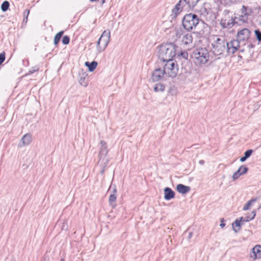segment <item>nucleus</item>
Here are the masks:
<instances>
[{
    "label": "nucleus",
    "instance_id": "ddd939ff",
    "mask_svg": "<svg viewBox=\"0 0 261 261\" xmlns=\"http://www.w3.org/2000/svg\"><path fill=\"white\" fill-rule=\"evenodd\" d=\"M250 257L253 259L261 258V246L259 245H255L252 249L250 253Z\"/></svg>",
    "mask_w": 261,
    "mask_h": 261
},
{
    "label": "nucleus",
    "instance_id": "9d476101",
    "mask_svg": "<svg viewBox=\"0 0 261 261\" xmlns=\"http://www.w3.org/2000/svg\"><path fill=\"white\" fill-rule=\"evenodd\" d=\"M250 35V31L248 29L245 28L238 32L237 34V40L241 43L247 42Z\"/></svg>",
    "mask_w": 261,
    "mask_h": 261
},
{
    "label": "nucleus",
    "instance_id": "a211bd4d",
    "mask_svg": "<svg viewBox=\"0 0 261 261\" xmlns=\"http://www.w3.org/2000/svg\"><path fill=\"white\" fill-rule=\"evenodd\" d=\"M241 13L245 16L248 19L249 16L253 13L252 8L243 5L241 9Z\"/></svg>",
    "mask_w": 261,
    "mask_h": 261
},
{
    "label": "nucleus",
    "instance_id": "39448f33",
    "mask_svg": "<svg viewBox=\"0 0 261 261\" xmlns=\"http://www.w3.org/2000/svg\"><path fill=\"white\" fill-rule=\"evenodd\" d=\"M165 62L163 66V73L168 77H175L178 71V66L176 61L171 60Z\"/></svg>",
    "mask_w": 261,
    "mask_h": 261
},
{
    "label": "nucleus",
    "instance_id": "a18cd8bd",
    "mask_svg": "<svg viewBox=\"0 0 261 261\" xmlns=\"http://www.w3.org/2000/svg\"><path fill=\"white\" fill-rule=\"evenodd\" d=\"M225 223H224L222 221H221V223L220 224V226L221 228H223V227H224L225 226Z\"/></svg>",
    "mask_w": 261,
    "mask_h": 261
},
{
    "label": "nucleus",
    "instance_id": "f704fd0d",
    "mask_svg": "<svg viewBox=\"0 0 261 261\" xmlns=\"http://www.w3.org/2000/svg\"><path fill=\"white\" fill-rule=\"evenodd\" d=\"M39 70V67L37 66H35L32 67L31 69L29 71V74H33L35 72H37Z\"/></svg>",
    "mask_w": 261,
    "mask_h": 261
},
{
    "label": "nucleus",
    "instance_id": "2eb2a0df",
    "mask_svg": "<svg viewBox=\"0 0 261 261\" xmlns=\"http://www.w3.org/2000/svg\"><path fill=\"white\" fill-rule=\"evenodd\" d=\"M165 74L163 73V70H162L161 68L155 69L152 73V79L153 81H159Z\"/></svg>",
    "mask_w": 261,
    "mask_h": 261
},
{
    "label": "nucleus",
    "instance_id": "7ed1b4c3",
    "mask_svg": "<svg viewBox=\"0 0 261 261\" xmlns=\"http://www.w3.org/2000/svg\"><path fill=\"white\" fill-rule=\"evenodd\" d=\"M192 57L196 64H204L209 60V53L205 48H198L194 49Z\"/></svg>",
    "mask_w": 261,
    "mask_h": 261
},
{
    "label": "nucleus",
    "instance_id": "6e6552de",
    "mask_svg": "<svg viewBox=\"0 0 261 261\" xmlns=\"http://www.w3.org/2000/svg\"><path fill=\"white\" fill-rule=\"evenodd\" d=\"M236 23L234 17L229 15V11L225 10L224 16L221 18L220 24L223 28H231Z\"/></svg>",
    "mask_w": 261,
    "mask_h": 261
},
{
    "label": "nucleus",
    "instance_id": "72a5a7b5",
    "mask_svg": "<svg viewBox=\"0 0 261 261\" xmlns=\"http://www.w3.org/2000/svg\"><path fill=\"white\" fill-rule=\"evenodd\" d=\"M241 175V173H240V170H238L233 174L232 178L234 180L237 179Z\"/></svg>",
    "mask_w": 261,
    "mask_h": 261
},
{
    "label": "nucleus",
    "instance_id": "b1692460",
    "mask_svg": "<svg viewBox=\"0 0 261 261\" xmlns=\"http://www.w3.org/2000/svg\"><path fill=\"white\" fill-rule=\"evenodd\" d=\"M236 23H245L248 21V19L242 14H241L238 17H234Z\"/></svg>",
    "mask_w": 261,
    "mask_h": 261
},
{
    "label": "nucleus",
    "instance_id": "ea45409f",
    "mask_svg": "<svg viewBox=\"0 0 261 261\" xmlns=\"http://www.w3.org/2000/svg\"><path fill=\"white\" fill-rule=\"evenodd\" d=\"M30 14V10L27 9L25 10L23 12V16L24 17L27 16L28 17L29 15Z\"/></svg>",
    "mask_w": 261,
    "mask_h": 261
},
{
    "label": "nucleus",
    "instance_id": "09e8293b",
    "mask_svg": "<svg viewBox=\"0 0 261 261\" xmlns=\"http://www.w3.org/2000/svg\"><path fill=\"white\" fill-rule=\"evenodd\" d=\"M261 208V203L260 204L259 206V208Z\"/></svg>",
    "mask_w": 261,
    "mask_h": 261
},
{
    "label": "nucleus",
    "instance_id": "c85d7f7f",
    "mask_svg": "<svg viewBox=\"0 0 261 261\" xmlns=\"http://www.w3.org/2000/svg\"><path fill=\"white\" fill-rule=\"evenodd\" d=\"M9 6L10 4L9 2L7 1H4L1 5L2 11L3 12H6L9 9Z\"/></svg>",
    "mask_w": 261,
    "mask_h": 261
},
{
    "label": "nucleus",
    "instance_id": "c756f323",
    "mask_svg": "<svg viewBox=\"0 0 261 261\" xmlns=\"http://www.w3.org/2000/svg\"><path fill=\"white\" fill-rule=\"evenodd\" d=\"M240 170V173H241V175L245 174L248 170V168L245 165H242L238 169Z\"/></svg>",
    "mask_w": 261,
    "mask_h": 261
},
{
    "label": "nucleus",
    "instance_id": "a878e982",
    "mask_svg": "<svg viewBox=\"0 0 261 261\" xmlns=\"http://www.w3.org/2000/svg\"><path fill=\"white\" fill-rule=\"evenodd\" d=\"M257 200V198H252L249 201H248L243 206V211H247L249 209L250 206L254 202H255Z\"/></svg>",
    "mask_w": 261,
    "mask_h": 261
},
{
    "label": "nucleus",
    "instance_id": "0eeeda50",
    "mask_svg": "<svg viewBox=\"0 0 261 261\" xmlns=\"http://www.w3.org/2000/svg\"><path fill=\"white\" fill-rule=\"evenodd\" d=\"M111 33L109 30H105L99 38L96 45L97 51L99 53L104 50L110 41Z\"/></svg>",
    "mask_w": 261,
    "mask_h": 261
},
{
    "label": "nucleus",
    "instance_id": "393cba45",
    "mask_svg": "<svg viewBox=\"0 0 261 261\" xmlns=\"http://www.w3.org/2000/svg\"><path fill=\"white\" fill-rule=\"evenodd\" d=\"M63 33L64 32L63 31H61L55 35L54 39V43L55 45H57L59 43L62 36L63 35Z\"/></svg>",
    "mask_w": 261,
    "mask_h": 261
},
{
    "label": "nucleus",
    "instance_id": "bb28decb",
    "mask_svg": "<svg viewBox=\"0 0 261 261\" xmlns=\"http://www.w3.org/2000/svg\"><path fill=\"white\" fill-rule=\"evenodd\" d=\"M165 90V86L160 83H158L155 84V85L154 87V90L155 92H162L164 91Z\"/></svg>",
    "mask_w": 261,
    "mask_h": 261
},
{
    "label": "nucleus",
    "instance_id": "c9c22d12",
    "mask_svg": "<svg viewBox=\"0 0 261 261\" xmlns=\"http://www.w3.org/2000/svg\"><path fill=\"white\" fill-rule=\"evenodd\" d=\"M252 152V149H248L244 152V156H246L247 159H248L250 156Z\"/></svg>",
    "mask_w": 261,
    "mask_h": 261
},
{
    "label": "nucleus",
    "instance_id": "a19ab883",
    "mask_svg": "<svg viewBox=\"0 0 261 261\" xmlns=\"http://www.w3.org/2000/svg\"><path fill=\"white\" fill-rule=\"evenodd\" d=\"M247 159L246 158V156H242V157H241V158H240V162H245Z\"/></svg>",
    "mask_w": 261,
    "mask_h": 261
},
{
    "label": "nucleus",
    "instance_id": "6ab92c4d",
    "mask_svg": "<svg viewBox=\"0 0 261 261\" xmlns=\"http://www.w3.org/2000/svg\"><path fill=\"white\" fill-rule=\"evenodd\" d=\"M182 43L185 45L191 44L193 42V37L191 33L185 35L182 39Z\"/></svg>",
    "mask_w": 261,
    "mask_h": 261
},
{
    "label": "nucleus",
    "instance_id": "e433bc0d",
    "mask_svg": "<svg viewBox=\"0 0 261 261\" xmlns=\"http://www.w3.org/2000/svg\"><path fill=\"white\" fill-rule=\"evenodd\" d=\"M6 58L5 53L3 51L0 54V65L4 62Z\"/></svg>",
    "mask_w": 261,
    "mask_h": 261
},
{
    "label": "nucleus",
    "instance_id": "7c9ffc66",
    "mask_svg": "<svg viewBox=\"0 0 261 261\" xmlns=\"http://www.w3.org/2000/svg\"><path fill=\"white\" fill-rule=\"evenodd\" d=\"M254 34L257 40L260 42L261 41V32L258 29L255 30Z\"/></svg>",
    "mask_w": 261,
    "mask_h": 261
},
{
    "label": "nucleus",
    "instance_id": "cd10ccee",
    "mask_svg": "<svg viewBox=\"0 0 261 261\" xmlns=\"http://www.w3.org/2000/svg\"><path fill=\"white\" fill-rule=\"evenodd\" d=\"M87 79L86 76L81 77L79 80L80 84L84 87H87L88 84Z\"/></svg>",
    "mask_w": 261,
    "mask_h": 261
},
{
    "label": "nucleus",
    "instance_id": "f03ea898",
    "mask_svg": "<svg viewBox=\"0 0 261 261\" xmlns=\"http://www.w3.org/2000/svg\"><path fill=\"white\" fill-rule=\"evenodd\" d=\"M213 54L220 59L222 57L227 56L225 42L223 39L217 37L212 44Z\"/></svg>",
    "mask_w": 261,
    "mask_h": 261
},
{
    "label": "nucleus",
    "instance_id": "aec40b11",
    "mask_svg": "<svg viewBox=\"0 0 261 261\" xmlns=\"http://www.w3.org/2000/svg\"><path fill=\"white\" fill-rule=\"evenodd\" d=\"M22 143V146H26L31 142L32 141V135L30 133L25 134L21 139Z\"/></svg>",
    "mask_w": 261,
    "mask_h": 261
},
{
    "label": "nucleus",
    "instance_id": "49530a36",
    "mask_svg": "<svg viewBox=\"0 0 261 261\" xmlns=\"http://www.w3.org/2000/svg\"><path fill=\"white\" fill-rule=\"evenodd\" d=\"M199 164H200V165H203V164H204V161L203 160H200V161H199Z\"/></svg>",
    "mask_w": 261,
    "mask_h": 261
},
{
    "label": "nucleus",
    "instance_id": "4c0bfd02",
    "mask_svg": "<svg viewBox=\"0 0 261 261\" xmlns=\"http://www.w3.org/2000/svg\"><path fill=\"white\" fill-rule=\"evenodd\" d=\"M252 9H253V11H255V12L258 13L259 11V10H260V6L259 5L256 4V6L253 7Z\"/></svg>",
    "mask_w": 261,
    "mask_h": 261
},
{
    "label": "nucleus",
    "instance_id": "9b49d317",
    "mask_svg": "<svg viewBox=\"0 0 261 261\" xmlns=\"http://www.w3.org/2000/svg\"><path fill=\"white\" fill-rule=\"evenodd\" d=\"M241 44L240 52L242 53H244L246 55H249L250 56L253 55V48L254 47V45L248 41L244 42V43H241Z\"/></svg>",
    "mask_w": 261,
    "mask_h": 261
},
{
    "label": "nucleus",
    "instance_id": "412c9836",
    "mask_svg": "<svg viewBox=\"0 0 261 261\" xmlns=\"http://www.w3.org/2000/svg\"><path fill=\"white\" fill-rule=\"evenodd\" d=\"M256 215L255 211H253L251 214L249 216H247L246 217H241L240 218V220H241V222L242 224H244L245 222H248L254 219Z\"/></svg>",
    "mask_w": 261,
    "mask_h": 261
},
{
    "label": "nucleus",
    "instance_id": "2f4dec72",
    "mask_svg": "<svg viewBox=\"0 0 261 261\" xmlns=\"http://www.w3.org/2000/svg\"><path fill=\"white\" fill-rule=\"evenodd\" d=\"M62 42L64 45L68 44L70 42V38L67 35L64 36L62 38Z\"/></svg>",
    "mask_w": 261,
    "mask_h": 261
},
{
    "label": "nucleus",
    "instance_id": "f3484780",
    "mask_svg": "<svg viewBox=\"0 0 261 261\" xmlns=\"http://www.w3.org/2000/svg\"><path fill=\"white\" fill-rule=\"evenodd\" d=\"M190 187L182 184H178L176 186V190L179 193L185 194L190 191Z\"/></svg>",
    "mask_w": 261,
    "mask_h": 261
},
{
    "label": "nucleus",
    "instance_id": "1a4fd4ad",
    "mask_svg": "<svg viewBox=\"0 0 261 261\" xmlns=\"http://www.w3.org/2000/svg\"><path fill=\"white\" fill-rule=\"evenodd\" d=\"M226 48V54L232 55L239 49H241V43L239 41L236 40H232L228 42L225 43Z\"/></svg>",
    "mask_w": 261,
    "mask_h": 261
},
{
    "label": "nucleus",
    "instance_id": "473e14b6",
    "mask_svg": "<svg viewBox=\"0 0 261 261\" xmlns=\"http://www.w3.org/2000/svg\"><path fill=\"white\" fill-rule=\"evenodd\" d=\"M178 57H181L184 59H188V54L187 51H181L179 54H178Z\"/></svg>",
    "mask_w": 261,
    "mask_h": 261
},
{
    "label": "nucleus",
    "instance_id": "58836bf2",
    "mask_svg": "<svg viewBox=\"0 0 261 261\" xmlns=\"http://www.w3.org/2000/svg\"><path fill=\"white\" fill-rule=\"evenodd\" d=\"M182 35V30L181 29H177L176 31V36L178 38H180Z\"/></svg>",
    "mask_w": 261,
    "mask_h": 261
},
{
    "label": "nucleus",
    "instance_id": "79ce46f5",
    "mask_svg": "<svg viewBox=\"0 0 261 261\" xmlns=\"http://www.w3.org/2000/svg\"><path fill=\"white\" fill-rule=\"evenodd\" d=\"M91 2H96V1H98V0H90ZM106 2V0H101V4L102 5L103 4Z\"/></svg>",
    "mask_w": 261,
    "mask_h": 261
},
{
    "label": "nucleus",
    "instance_id": "f8f14e48",
    "mask_svg": "<svg viewBox=\"0 0 261 261\" xmlns=\"http://www.w3.org/2000/svg\"><path fill=\"white\" fill-rule=\"evenodd\" d=\"M112 189V192L111 193L109 198V202L110 204L113 207H115L116 205V200L117 198V189L115 185H111L109 188V190Z\"/></svg>",
    "mask_w": 261,
    "mask_h": 261
},
{
    "label": "nucleus",
    "instance_id": "f257e3e1",
    "mask_svg": "<svg viewBox=\"0 0 261 261\" xmlns=\"http://www.w3.org/2000/svg\"><path fill=\"white\" fill-rule=\"evenodd\" d=\"M176 45L172 43L160 45L158 48V58L160 61L164 62L173 60L176 53Z\"/></svg>",
    "mask_w": 261,
    "mask_h": 261
},
{
    "label": "nucleus",
    "instance_id": "4468645a",
    "mask_svg": "<svg viewBox=\"0 0 261 261\" xmlns=\"http://www.w3.org/2000/svg\"><path fill=\"white\" fill-rule=\"evenodd\" d=\"M184 1L180 0L172 9V14H174V16H177V15L183 9L186 10V6L184 4Z\"/></svg>",
    "mask_w": 261,
    "mask_h": 261
},
{
    "label": "nucleus",
    "instance_id": "4be33fe9",
    "mask_svg": "<svg viewBox=\"0 0 261 261\" xmlns=\"http://www.w3.org/2000/svg\"><path fill=\"white\" fill-rule=\"evenodd\" d=\"M242 225H243V224L240 218L237 219L232 224L233 230L235 232H238L241 230Z\"/></svg>",
    "mask_w": 261,
    "mask_h": 261
},
{
    "label": "nucleus",
    "instance_id": "dca6fc26",
    "mask_svg": "<svg viewBox=\"0 0 261 261\" xmlns=\"http://www.w3.org/2000/svg\"><path fill=\"white\" fill-rule=\"evenodd\" d=\"M164 199L169 200L175 197V192L170 188L166 187L164 189Z\"/></svg>",
    "mask_w": 261,
    "mask_h": 261
},
{
    "label": "nucleus",
    "instance_id": "de8ad7c7",
    "mask_svg": "<svg viewBox=\"0 0 261 261\" xmlns=\"http://www.w3.org/2000/svg\"><path fill=\"white\" fill-rule=\"evenodd\" d=\"M60 261H65V259L64 258H61L60 259Z\"/></svg>",
    "mask_w": 261,
    "mask_h": 261
},
{
    "label": "nucleus",
    "instance_id": "423d86ee",
    "mask_svg": "<svg viewBox=\"0 0 261 261\" xmlns=\"http://www.w3.org/2000/svg\"><path fill=\"white\" fill-rule=\"evenodd\" d=\"M100 145L101 148L98 154V163L101 162V164H102L101 172L103 173L109 162V159L107 158V154L109 152V149L108 148L107 144L105 141L103 140L101 141Z\"/></svg>",
    "mask_w": 261,
    "mask_h": 261
},
{
    "label": "nucleus",
    "instance_id": "37998d69",
    "mask_svg": "<svg viewBox=\"0 0 261 261\" xmlns=\"http://www.w3.org/2000/svg\"><path fill=\"white\" fill-rule=\"evenodd\" d=\"M28 17H27V16L23 18V23H27V22L28 21Z\"/></svg>",
    "mask_w": 261,
    "mask_h": 261
},
{
    "label": "nucleus",
    "instance_id": "c03bdc74",
    "mask_svg": "<svg viewBox=\"0 0 261 261\" xmlns=\"http://www.w3.org/2000/svg\"><path fill=\"white\" fill-rule=\"evenodd\" d=\"M192 236H193V232H190L189 233L188 239H190L192 238Z\"/></svg>",
    "mask_w": 261,
    "mask_h": 261
},
{
    "label": "nucleus",
    "instance_id": "20e7f679",
    "mask_svg": "<svg viewBox=\"0 0 261 261\" xmlns=\"http://www.w3.org/2000/svg\"><path fill=\"white\" fill-rule=\"evenodd\" d=\"M200 19L196 14L189 13L185 15L182 19L183 27L188 31L194 30L199 24Z\"/></svg>",
    "mask_w": 261,
    "mask_h": 261
},
{
    "label": "nucleus",
    "instance_id": "5701e85b",
    "mask_svg": "<svg viewBox=\"0 0 261 261\" xmlns=\"http://www.w3.org/2000/svg\"><path fill=\"white\" fill-rule=\"evenodd\" d=\"M85 65L88 68V70L90 72H92L97 67V63L94 61L92 62H86Z\"/></svg>",
    "mask_w": 261,
    "mask_h": 261
}]
</instances>
